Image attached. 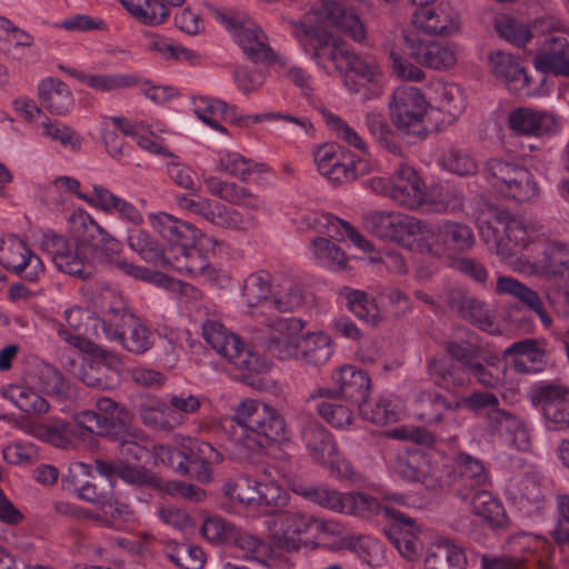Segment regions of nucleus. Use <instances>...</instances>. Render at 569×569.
Here are the masks:
<instances>
[{
  "label": "nucleus",
  "mask_w": 569,
  "mask_h": 569,
  "mask_svg": "<svg viewBox=\"0 0 569 569\" xmlns=\"http://www.w3.org/2000/svg\"><path fill=\"white\" fill-rule=\"evenodd\" d=\"M233 421L241 429L238 442L250 450H264L291 440L284 417L276 408L258 400L241 401Z\"/></svg>",
  "instance_id": "obj_1"
},
{
  "label": "nucleus",
  "mask_w": 569,
  "mask_h": 569,
  "mask_svg": "<svg viewBox=\"0 0 569 569\" xmlns=\"http://www.w3.org/2000/svg\"><path fill=\"white\" fill-rule=\"evenodd\" d=\"M380 510H383L392 520L383 529L386 537L401 557L409 561L417 560L422 552V543L419 539L420 529L417 527L413 518L393 508L382 507L372 496L362 492L342 493L340 512L367 517L377 515Z\"/></svg>",
  "instance_id": "obj_2"
},
{
  "label": "nucleus",
  "mask_w": 569,
  "mask_h": 569,
  "mask_svg": "<svg viewBox=\"0 0 569 569\" xmlns=\"http://www.w3.org/2000/svg\"><path fill=\"white\" fill-rule=\"evenodd\" d=\"M202 337L208 345L234 368L241 371L242 380L252 373L267 371V365L243 341L218 320H207L202 325Z\"/></svg>",
  "instance_id": "obj_3"
},
{
  "label": "nucleus",
  "mask_w": 569,
  "mask_h": 569,
  "mask_svg": "<svg viewBox=\"0 0 569 569\" xmlns=\"http://www.w3.org/2000/svg\"><path fill=\"white\" fill-rule=\"evenodd\" d=\"M40 246L60 271L82 280L93 276L96 268L90 258L93 249L89 242L48 231L42 234Z\"/></svg>",
  "instance_id": "obj_4"
},
{
  "label": "nucleus",
  "mask_w": 569,
  "mask_h": 569,
  "mask_svg": "<svg viewBox=\"0 0 569 569\" xmlns=\"http://www.w3.org/2000/svg\"><path fill=\"white\" fill-rule=\"evenodd\" d=\"M293 36L300 41L305 50L312 51L311 57L323 69L332 63L335 69L342 73L343 64L349 53L348 44L328 32L320 24H311L307 21L291 20Z\"/></svg>",
  "instance_id": "obj_5"
},
{
  "label": "nucleus",
  "mask_w": 569,
  "mask_h": 569,
  "mask_svg": "<svg viewBox=\"0 0 569 569\" xmlns=\"http://www.w3.org/2000/svg\"><path fill=\"white\" fill-rule=\"evenodd\" d=\"M429 103L422 92L412 86H400L389 101L390 117L395 127L405 136L425 139V124Z\"/></svg>",
  "instance_id": "obj_6"
},
{
  "label": "nucleus",
  "mask_w": 569,
  "mask_h": 569,
  "mask_svg": "<svg viewBox=\"0 0 569 569\" xmlns=\"http://www.w3.org/2000/svg\"><path fill=\"white\" fill-rule=\"evenodd\" d=\"M485 171L503 197L525 202L538 196L539 189L532 173L516 161L492 158L487 161Z\"/></svg>",
  "instance_id": "obj_7"
},
{
  "label": "nucleus",
  "mask_w": 569,
  "mask_h": 569,
  "mask_svg": "<svg viewBox=\"0 0 569 569\" xmlns=\"http://www.w3.org/2000/svg\"><path fill=\"white\" fill-rule=\"evenodd\" d=\"M365 229L372 236L413 249V238L425 233L422 220L397 211H370L363 217Z\"/></svg>",
  "instance_id": "obj_8"
},
{
  "label": "nucleus",
  "mask_w": 569,
  "mask_h": 569,
  "mask_svg": "<svg viewBox=\"0 0 569 569\" xmlns=\"http://www.w3.org/2000/svg\"><path fill=\"white\" fill-rule=\"evenodd\" d=\"M531 405L541 411L549 430L569 429V387L558 381L532 386Z\"/></svg>",
  "instance_id": "obj_9"
},
{
  "label": "nucleus",
  "mask_w": 569,
  "mask_h": 569,
  "mask_svg": "<svg viewBox=\"0 0 569 569\" xmlns=\"http://www.w3.org/2000/svg\"><path fill=\"white\" fill-rule=\"evenodd\" d=\"M405 51L419 64L447 70L456 63L453 50L442 42L430 41L418 30L403 33Z\"/></svg>",
  "instance_id": "obj_10"
},
{
  "label": "nucleus",
  "mask_w": 569,
  "mask_h": 569,
  "mask_svg": "<svg viewBox=\"0 0 569 569\" xmlns=\"http://www.w3.org/2000/svg\"><path fill=\"white\" fill-rule=\"evenodd\" d=\"M227 29L252 62L276 61L277 57L267 43L263 31L251 21H241L233 17H222Z\"/></svg>",
  "instance_id": "obj_11"
},
{
  "label": "nucleus",
  "mask_w": 569,
  "mask_h": 569,
  "mask_svg": "<svg viewBox=\"0 0 569 569\" xmlns=\"http://www.w3.org/2000/svg\"><path fill=\"white\" fill-rule=\"evenodd\" d=\"M148 220L151 228L167 241L168 253H176L181 249L197 244L202 237L201 231L192 223L166 212L150 213Z\"/></svg>",
  "instance_id": "obj_12"
},
{
  "label": "nucleus",
  "mask_w": 569,
  "mask_h": 569,
  "mask_svg": "<svg viewBox=\"0 0 569 569\" xmlns=\"http://www.w3.org/2000/svg\"><path fill=\"white\" fill-rule=\"evenodd\" d=\"M274 526L279 530L273 533L276 546L286 551H298L302 543V537L308 535L315 526L322 527L318 519L296 511H279L274 515Z\"/></svg>",
  "instance_id": "obj_13"
},
{
  "label": "nucleus",
  "mask_w": 569,
  "mask_h": 569,
  "mask_svg": "<svg viewBox=\"0 0 569 569\" xmlns=\"http://www.w3.org/2000/svg\"><path fill=\"white\" fill-rule=\"evenodd\" d=\"M390 199L399 207L418 210L425 207L427 190L418 172L400 163L391 177Z\"/></svg>",
  "instance_id": "obj_14"
},
{
  "label": "nucleus",
  "mask_w": 569,
  "mask_h": 569,
  "mask_svg": "<svg viewBox=\"0 0 569 569\" xmlns=\"http://www.w3.org/2000/svg\"><path fill=\"white\" fill-rule=\"evenodd\" d=\"M303 329L297 318H277L266 323L264 342L268 351L280 359L297 355L296 343Z\"/></svg>",
  "instance_id": "obj_15"
},
{
  "label": "nucleus",
  "mask_w": 569,
  "mask_h": 569,
  "mask_svg": "<svg viewBox=\"0 0 569 569\" xmlns=\"http://www.w3.org/2000/svg\"><path fill=\"white\" fill-rule=\"evenodd\" d=\"M486 423L491 436L505 438L521 451L530 448V435L526 422L513 412L501 408L488 411Z\"/></svg>",
  "instance_id": "obj_16"
},
{
  "label": "nucleus",
  "mask_w": 569,
  "mask_h": 569,
  "mask_svg": "<svg viewBox=\"0 0 569 569\" xmlns=\"http://www.w3.org/2000/svg\"><path fill=\"white\" fill-rule=\"evenodd\" d=\"M437 251L451 259L469 251L475 244V234L471 228L462 222L447 220L433 230Z\"/></svg>",
  "instance_id": "obj_17"
},
{
  "label": "nucleus",
  "mask_w": 569,
  "mask_h": 569,
  "mask_svg": "<svg viewBox=\"0 0 569 569\" xmlns=\"http://www.w3.org/2000/svg\"><path fill=\"white\" fill-rule=\"evenodd\" d=\"M413 17L417 28L428 34L447 37L459 29L458 13L448 3L420 8Z\"/></svg>",
  "instance_id": "obj_18"
},
{
  "label": "nucleus",
  "mask_w": 569,
  "mask_h": 569,
  "mask_svg": "<svg viewBox=\"0 0 569 569\" xmlns=\"http://www.w3.org/2000/svg\"><path fill=\"white\" fill-rule=\"evenodd\" d=\"M332 380L338 387L337 393L346 401L359 407L368 400L371 379L367 371L350 365L342 366L333 371Z\"/></svg>",
  "instance_id": "obj_19"
},
{
  "label": "nucleus",
  "mask_w": 569,
  "mask_h": 569,
  "mask_svg": "<svg viewBox=\"0 0 569 569\" xmlns=\"http://www.w3.org/2000/svg\"><path fill=\"white\" fill-rule=\"evenodd\" d=\"M488 62L490 71L506 83L509 91L521 93L529 88L531 79L517 57L497 50L489 54Z\"/></svg>",
  "instance_id": "obj_20"
},
{
  "label": "nucleus",
  "mask_w": 569,
  "mask_h": 569,
  "mask_svg": "<svg viewBox=\"0 0 569 569\" xmlns=\"http://www.w3.org/2000/svg\"><path fill=\"white\" fill-rule=\"evenodd\" d=\"M455 486L462 500H468L471 491L485 486L489 480L482 461L466 452H459L455 458Z\"/></svg>",
  "instance_id": "obj_21"
},
{
  "label": "nucleus",
  "mask_w": 569,
  "mask_h": 569,
  "mask_svg": "<svg viewBox=\"0 0 569 569\" xmlns=\"http://www.w3.org/2000/svg\"><path fill=\"white\" fill-rule=\"evenodd\" d=\"M495 292L497 295H507L516 299L523 307L535 312L546 327L552 323V319L547 312L539 295L516 278L499 276L495 286Z\"/></svg>",
  "instance_id": "obj_22"
},
{
  "label": "nucleus",
  "mask_w": 569,
  "mask_h": 569,
  "mask_svg": "<svg viewBox=\"0 0 569 569\" xmlns=\"http://www.w3.org/2000/svg\"><path fill=\"white\" fill-rule=\"evenodd\" d=\"M512 358V368L517 373H537L545 368V352L536 339H522L513 342L502 352V359Z\"/></svg>",
  "instance_id": "obj_23"
},
{
  "label": "nucleus",
  "mask_w": 569,
  "mask_h": 569,
  "mask_svg": "<svg viewBox=\"0 0 569 569\" xmlns=\"http://www.w3.org/2000/svg\"><path fill=\"white\" fill-rule=\"evenodd\" d=\"M446 303L450 310L481 329L492 326L486 305L461 288H450L446 292Z\"/></svg>",
  "instance_id": "obj_24"
},
{
  "label": "nucleus",
  "mask_w": 569,
  "mask_h": 569,
  "mask_svg": "<svg viewBox=\"0 0 569 569\" xmlns=\"http://www.w3.org/2000/svg\"><path fill=\"white\" fill-rule=\"evenodd\" d=\"M535 68L545 73L569 77V42L565 37L551 38L533 59Z\"/></svg>",
  "instance_id": "obj_25"
},
{
  "label": "nucleus",
  "mask_w": 569,
  "mask_h": 569,
  "mask_svg": "<svg viewBox=\"0 0 569 569\" xmlns=\"http://www.w3.org/2000/svg\"><path fill=\"white\" fill-rule=\"evenodd\" d=\"M427 372L431 381L445 390L468 383V369L446 356H433L427 360Z\"/></svg>",
  "instance_id": "obj_26"
},
{
  "label": "nucleus",
  "mask_w": 569,
  "mask_h": 569,
  "mask_svg": "<svg viewBox=\"0 0 569 569\" xmlns=\"http://www.w3.org/2000/svg\"><path fill=\"white\" fill-rule=\"evenodd\" d=\"M111 437L118 441L119 452L127 460L146 461L152 456L156 447L151 439L136 427L118 426Z\"/></svg>",
  "instance_id": "obj_27"
},
{
  "label": "nucleus",
  "mask_w": 569,
  "mask_h": 569,
  "mask_svg": "<svg viewBox=\"0 0 569 569\" xmlns=\"http://www.w3.org/2000/svg\"><path fill=\"white\" fill-rule=\"evenodd\" d=\"M166 268H171L191 278L204 277L211 279L216 272L214 268L209 263L207 256L197 244L181 249L176 253H168Z\"/></svg>",
  "instance_id": "obj_28"
},
{
  "label": "nucleus",
  "mask_w": 569,
  "mask_h": 569,
  "mask_svg": "<svg viewBox=\"0 0 569 569\" xmlns=\"http://www.w3.org/2000/svg\"><path fill=\"white\" fill-rule=\"evenodd\" d=\"M335 146L322 147L316 153L318 171L336 184L351 182L358 177V166L355 161H341Z\"/></svg>",
  "instance_id": "obj_29"
},
{
  "label": "nucleus",
  "mask_w": 569,
  "mask_h": 569,
  "mask_svg": "<svg viewBox=\"0 0 569 569\" xmlns=\"http://www.w3.org/2000/svg\"><path fill=\"white\" fill-rule=\"evenodd\" d=\"M463 549L448 538H440L430 546L425 558V569H466Z\"/></svg>",
  "instance_id": "obj_30"
},
{
  "label": "nucleus",
  "mask_w": 569,
  "mask_h": 569,
  "mask_svg": "<svg viewBox=\"0 0 569 569\" xmlns=\"http://www.w3.org/2000/svg\"><path fill=\"white\" fill-rule=\"evenodd\" d=\"M319 14L357 42L363 41L367 37V30L360 17L333 1L322 3Z\"/></svg>",
  "instance_id": "obj_31"
},
{
  "label": "nucleus",
  "mask_w": 569,
  "mask_h": 569,
  "mask_svg": "<svg viewBox=\"0 0 569 569\" xmlns=\"http://www.w3.org/2000/svg\"><path fill=\"white\" fill-rule=\"evenodd\" d=\"M416 417L427 425H439L448 411H457L461 407L460 402H451L433 390L420 391L416 397Z\"/></svg>",
  "instance_id": "obj_32"
},
{
  "label": "nucleus",
  "mask_w": 569,
  "mask_h": 569,
  "mask_svg": "<svg viewBox=\"0 0 569 569\" xmlns=\"http://www.w3.org/2000/svg\"><path fill=\"white\" fill-rule=\"evenodd\" d=\"M40 104L50 113L61 116L73 106V98L68 86L58 78H46L38 84Z\"/></svg>",
  "instance_id": "obj_33"
},
{
  "label": "nucleus",
  "mask_w": 569,
  "mask_h": 569,
  "mask_svg": "<svg viewBox=\"0 0 569 569\" xmlns=\"http://www.w3.org/2000/svg\"><path fill=\"white\" fill-rule=\"evenodd\" d=\"M537 270L569 288V246L560 242L549 243L543 257L537 262Z\"/></svg>",
  "instance_id": "obj_34"
},
{
  "label": "nucleus",
  "mask_w": 569,
  "mask_h": 569,
  "mask_svg": "<svg viewBox=\"0 0 569 569\" xmlns=\"http://www.w3.org/2000/svg\"><path fill=\"white\" fill-rule=\"evenodd\" d=\"M132 17L147 26H159L169 17L167 4L180 7L184 0H119Z\"/></svg>",
  "instance_id": "obj_35"
},
{
  "label": "nucleus",
  "mask_w": 569,
  "mask_h": 569,
  "mask_svg": "<svg viewBox=\"0 0 569 569\" xmlns=\"http://www.w3.org/2000/svg\"><path fill=\"white\" fill-rule=\"evenodd\" d=\"M129 248L147 263L166 268L168 250L157 238L142 229H132L127 237Z\"/></svg>",
  "instance_id": "obj_36"
},
{
  "label": "nucleus",
  "mask_w": 569,
  "mask_h": 569,
  "mask_svg": "<svg viewBox=\"0 0 569 569\" xmlns=\"http://www.w3.org/2000/svg\"><path fill=\"white\" fill-rule=\"evenodd\" d=\"M193 106L194 113L202 122L221 132H227V129L219 123L218 117L231 122H240L242 120L238 117L237 107L228 104L222 100L200 97L194 99Z\"/></svg>",
  "instance_id": "obj_37"
},
{
  "label": "nucleus",
  "mask_w": 569,
  "mask_h": 569,
  "mask_svg": "<svg viewBox=\"0 0 569 569\" xmlns=\"http://www.w3.org/2000/svg\"><path fill=\"white\" fill-rule=\"evenodd\" d=\"M301 439L312 458L325 462L337 455V446L327 429L317 421L310 420L301 430Z\"/></svg>",
  "instance_id": "obj_38"
},
{
  "label": "nucleus",
  "mask_w": 569,
  "mask_h": 569,
  "mask_svg": "<svg viewBox=\"0 0 569 569\" xmlns=\"http://www.w3.org/2000/svg\"><path fill=\"white\" fill-rule=\"evenodd\" d=\"M296 347L297 355L291 358H301L307 363L313 366L325 365L333 352L331 340L329 336L323 332H312L300 336Z\"/></svg>",
  "instance_id": "obj_39"
},
{
  "label": "nucleus",
  "mask_w": 569,
  "mask_h": 569,
  "mask_svg": "<svg viewBox=\"0 0 569 569\" xmlns=\"http://www.w3.org/2000/svg\"><path fill=\"white\" fill-rule=\"evenodd\" d=\"M471 511L486 519L491 526L505 528L508 525V517L501 502L491 492L477 489L470 492Z\"/></svg>",
  "instance_id": "obj_40"
},
{
  "label": "nucleus",
  "mask_w": 569,
  "mask_h": 569,
  "mask_svg": "<svg viewBox=\"0 0 569 569\" xmlns=\"http://www.w3.org/2000/svg\"><path fill=\"white\" fill-rule=\"evenodd\" d=\"M11 248L19 254V261L10 260L3 262L4 268L29 282L37 281L40 273L43 272L41 259L34 254L22 240L12 242Z\"/></svg>",
  "instance_id": "obj_41"
},
{
  "label": "nucleus",
  "mask_w": 569,
  "mask_h": 569,
  "mask_svg": "<svg viewBox=\"0 0 569 569\" xmlns=\"http://www.w3.org/2000/svg\"><path fill=\"white\" fill-rule=\"evenodd\" d=\"M291 490L298 496L332 511L340 512L342 493L321 485L292 482Z\"/></svg>",
  "instance_id": "obj_42"
},
{
  "label": "nucleus",
  "mask_w": 569,
  "mask_h": 569,
  "mask_svg": "<svg viewBox=\"0 0 569 569\" xmlns=\"http://www.w3.org/2000/svg\"><path fill=\"white\" fill-rule=\"evenodd\" d=\"M340 295L345 297L347 308L358 319L376 326L380 320V311L376 300L367 292L345 287Z\"/></svg>",
  "instance_id": "obj_43"
},
{
  "label": "nucleus",
  "mask_w": 569,
  "mask_h": 569,
  "mask_svg": "<svg viewBox=\"0 0 569 569\" xmlns=\"http://www.w3.org/2000/svg\"><path fill=\"white\" fill-rule=\"evenodd\" d=\"M463 193L449 184L433 186L427 191L426 210L433 212H452L463 207Z\"/></svg>",
  "instance_id": "obj_44"
},
{
  "label": "nucleus",
  "mask_w": 569,
  "mask_h": 569,
  "mask_svg": "<svg viewBox=\"0 0 569 569\" xmlns=\"http://www.w3.org/2000/svg\"><path fill=\"white\" fill-rule=\"evenodd\" d=\"M218 169L241 181H247L253 172L264 173L269 171L266 163L254 162L252 159L244 158L238 152H227L220 157Z\"/></svg>",
  "instance_id": "obj_45"
},
{
  "label": "nucleus",
  "mask_w": 569,
  "mask_h": 569,
  "mask_svg": "<svg viewBox=\"0 0 569 569\" xmlns=\"http://www.w3.org/2000/svg\"><path fill=\"white\" fill-rule=\"evenodd\" d=\"M119 478L140 489H152L163 492V481L152 470L142 465H131L123 460L120 463Z\"/></svg>",
  "instance_id": "obj_46"
},
{
  "label": "nucleus",
  "mask_w": 569,
  "mask_h": 569,
  "mask_svg": "<svg viewBox=\"0 0 569 569\" xmlns=\"http://www.w3.org/2000/svg\"><path fill=\"white\" fill-rule=\"evenodd\" d=\"M70 73L89 87L100 91L132 88L140 82V78L134 74H81L77 71H71Z\"/></svg>",
  "instance_id": "obj_47"
},
{
  "label": "nucleus",
  "mask_w": 569,
  "mask_h": 569,
  "mask_svg": "<svg viewBox=\"0 0 569 569\" xmlns=\"http://www.w3.org/2000/svg\"><path fill=\"white\" fill-rule=\"evenodd\" d=\"M3 396L9 399L17 408L26 413L42 415L48 412L49 402L39 393L22 386H11Z\"/></svg>",
  "instance_id": "obj_48"
},
{
  "label": "nucleus",
  "mask_w": 569,
  "mask_h": 569,
  "mask_svg": "<svg viewBox=\"0 0 569 569\" xmlns=\"http://www.w3.org/2000/svg\"><path fill=\"white\" fill-rule=\"evenodd\" d=\"M270 293L271 276L268 271L260 270L251 273L244 280L242 295L249 307H254L261 302L270 305Z\"/></svg>",
  "instance_id": "obj_49"
},
{
  "label": "nucleus",
  "mask_w": 569,
  "mask_h": 569,
  "mask_svg": "<svg viewBox=\"0 0 569 569\" xmlns=\"http://www.w3.org/2000/svg\"><path fill=\"white\" fill-rule=\"evenodd\" d=\"M391 468L397 476L409 482L420 481L426 475L425 458L418 451L397 455Z\"/></svg>",
  "instance_id": "obj_50"
},
{
  "label": "nucleus",
  "mask_w": 569,
  "mask_h": 569,
  "mask_svg": "<svg viewBox=\"0 0 569 569\" xmlns=\"http://www.w3.org/2000/svg\"><path fill=\"white\" fill-rule=\"evenodd\" d=\"M166 553L181 569H202L206 561L202 549L190 543L169 545Z\"/></svg>",
  "instance_id": "obj_51"
},
{
  "label": "nucleus",
  "mask_w": 569,
  "mask_h": 569,
  "mask_svg": "<svg viewBox=\"0 0 569 569\" xmlns=\"http://www.w3.org/2000/svg\"><path fill=\"white\" fill-rule=\"evenodd\" d=\"M495 28L501 38L518 47H523L532 37L528 26L508 14L496 17Z\"/></svg>",
  "instance_id": "obj_52"
},
{
  "label": "nucleus",
  "mask_w": 569,
  "mask_h": 569,
  "mask_svg": "<svg viewBox=\"0 0 569 569\" xmlns=\"http://www.w3.org/2000/svg\"><path fill=\"white\" fill-rule=\"evenodd\" d=\"M211 223L226 229L248 231L257 226V220L251 214L243 216L218 202Z\"/></svg>",
  "instance_id": "obj_53"
},
{
  "label": "nucleus",
  "mask_w": 569,
  "mask_h": 569,
  "mask_svg": "<svg viewBox=\"0 0 569 569\" xmlns=\"http://www.w3.org/2000/svg\"><path fill=\"white\" fill-rule=\"evenodd\" d=\"M365 124L382 148L395 154L400 153V147L393 140V131L383 114L375 111L368 112Z\"/></svg>",
  "instance_id": "obj_54"
},
{
  "label": "nucleus",
  "mask_w": 569,
  "mask_h": 569,
  "mask_svg": "<svg viewBox=\"0 0 569 569\" xmlns=\"http://www.w3.org/2000/svg\"><path fill=\"white\" fill-rule=\"evenodd\" d=\"M74 427L80 433V429L89 431L91 433L100 435V436H109L111 437L114 433L118 425L111 422V418L102 417L101 413H98L92 410H83L77 415H74Z\"/></svg>",
  "instance_id": "obj_55"
},
{
  "label": "nucleus",
  "mask_w": 569,
  "mask_h": 569,
  "mask_svg": "<svg viewBox=\"0 0 569 569\" xmlns=\"http://www.w3.org/2000/svg\"><path fill=\"white\" fill-rule=\"evenodd\" d=\"M154 457L163 465L169 466L180 475L188 473V465L191 459V450L189 445L181 448L158 445L153 447Z\"/></svg>",
  "instance_id": "obj_56"
},
{
  "label": "nucleus",
  "mask_w": 569,
  "mask_h": 569,
  "mask_svg": "<svg viewBox=\"0 0 569 569\" xmlns=\"http://www.w3.org/2000/svg\"><path fill=\"white\" fill-rule=\"evenodd\" d=\"M232 540L239 549L246 552V558L264 563L273 555L272 547L263 539L247 532H240L238 529Z\"/></svg>",
  "instance_id": "obj_57"
},
{
  "label": "nucleus",
  "mask_w": 569,
  "mask_h": 569,
  "mask_svg": "<svg viewBox=\"0 0 569 569\" xmlns=\"http://www.w3.org/2000/svg\"><path fill=\"white\" fill-rule=\"evenodd\" d=\"M259 481L248 475H241L236 480L223 485V493L240 503H256Z\"/></svg>",
  "instance_id": "obj_58"
},
{
  "label": "nucleus",
  "mask_w": 569,
  "mask_h": 569,
  "mask_svg": "<svg viewBox=\"0 0 569 569\" xmlns=\"http://www.w3.org/2000/svg\"><path fill=\"white\" fill-rule=\"evenodd\" d=\"M358 408L363 419L376 425L385 426L398 419V413L392 402L387 399H379L375 405L366 400Z\"/></svg>",
  "instance_id": "obj_59"
},
{
  "label": "nucleus",
  "mask_w": 569,
  "mask_h": 569,
  "mask_svg": "<svg viewBox=\"0 0 569 569\" xmlns=\"http://www.w3.org/2000/svg\"><path fill=\"white\" fill-rule=\"evenodd\" d=\"M443 349L450 356L449 359L463 366L466 369L480 358L481 347L470 340H449L443 342Z\"/></svg>",
  "instance_id": "obj_60"
},
{
  "label": "nucleus",
  "mask_w": 569,
  "mask_h": 569,
  "mask_svg": "<svg viewBox=\"0 0 569 569\" xmlns=\"http://www.w3.org/2000/svg\"><path fill=\"white\" fill-rule=\"evenodd\" d=\"M538 110L519 107L508 116L509 128L520 136H535L537 133Z\"/></svg>",
  "instance_id": "obj_61"
},
{
  "label": "nucleus",
  "mask_w": 569,
  "mask_h": 569,
  "mask_svg": "<svg viewBox=\"0 0 569 569\" xmlns=\"http://www.w3.org/2000/svg\"><path fill=\"white\" fill-rule=\"evenodd\" d=\"M39 383L43 392L58 399L68 397L69 383L52 366L46 365L40 370Z\"/></svg>",
  "instance_id": "obj_62"
},
{
  "label": "nucleus",
  "mask_w": 569,
  "mask_h": 569,
  "mask_svg": "<svg viewBox=\"0 0 569 569\" xmlns=\"http://www.w3.org/2000/svg\"><path fill=\"white\" fill-rule=\"evenodd\" d=\"M315 258L323 266L337 264L340 268L346 266V254L335 243L326 238H316L311 243Z\"/></svg>",
  "instance_id": "obj_63"
},
{
  "label": "nucleus",
  "mask_w": 569,
  "mask_h": 569,
  "mask_svg": "<svg viewBox=\"0 0 569 569\" xmlns=\"http://www.w3.org/2000/svg\"><path fill=\"white\" fill-rule=\"evenodd\" d=\"M303 303L302 290L299 286L289 282L277 291L270 299V306L279 312H292Z\"/></svg>",
  "instance_id": "obj_64"
}]
</instances>
